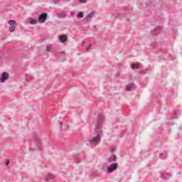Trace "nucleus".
I'll return each instance as SVG.
<instances>
[{
	"instance_id": "1",
	"label": "nucleus",
	"mask_w": 182,
	"mask_h": 182,
	"mask_svg": "<svg viewBox=\"0 0 182 182\" xmlns=\"http://www.w3.org/2000/svg\"><path fill=\"white\" fill-rule=\"evenodd\" d=\"M9 31L11 32H14L15 29H16V21L14 20L9 21Z\"/></svg>"
},
{
	"instance_id": "2",
	"label": "nucleus",
	"mask_w": 182,
	"mask_h": 182,
	"mask_svg": "<svg viewBox=\"0 0 182 182\" xmlns=\"http://www.w3.org/2000/svg\"><path fill=\"white\" fill-rule=\"evenodd\" d=\"M115 170H117V163L112 164L111 165L107 166V173H113V171H115Z\"/></svg>"
},
{
	"instance_id": "3",
	"label": "nucleus",
	"mask_w": 182,
	"mask_h": 182,
	"mask_svg": "<svg viewBox=\"0 0 182 182\" xmlns=\"http://www.w3.org/2000/svg\"><path fill=\"white\" fill-rule=\"evenodd\" d=\"M100 142V135L97 134L96 136L92 138V140L90 141V143L92 144H99Z\"/></svg>"
},
{
	"instance_id": "4",
	"label": "nucleus",
	"mask_w": 182,
	"mask_h": 182,
	"mask_svg": "<svg viewBox=\"0 0 182 182\" xmlns=\"http://www.w3.org/2000/svg\"><path fill=\"white\" fill-rule=\"evenodd\" d=\"M9 77V74L8 73H3L0 78V82L1 83H5V81L8 80Z\"/></svg>"
},
{
	"instance_id": "5",
	"label": "nucleus",
	"mask_w": 182,
	"mask_h": 182,
	"mask_svg": "<svg viewBox=\"0 0 182 182\" xmlns=\"http://www.w3.org/2000/svg\"><path fill=\"white\" fill-rule=\"evenodd\" d=\"M48 15L46 13H43L38 18V22H40V23H43L46 21Z\"/></svg>"
},
{
	"instance_id": "6",
	"label": "nucleus",
	"mask_w": 182,
	"mask_h": 182,
	"mask_svg": "<svg viewBox=\"0 0 182 182\" xmlns=\"http://www.w3.org/2000/svg\"><path fill=\"white\" fill-rule=\"evenodd\" d=\"M60 41L61 43H65L66 41H68V36H60Z\"/></svg>"
},
{
	"instance_id": "7",
	"label": "nucleus",
	"mask_w": 182,
	"mask_h": 182,
	"mask_svg": "<svg viewBox=\"0 0 182 182\" xmlns=\"http://www.w3.org/2000/svg\"><path fill=\"white\" fill-rule=\"evenodd\" d=\"M28 22L31 25H36V23H38V20L35 18H29Z\"/></svg>"
},
{
	"instance_id": "8",
	"label": "nucleus",
	"mask_w": 182,
	"mask_h": 182,
	"mask_svg": "<svg viewBox=\"0 0 182 182\" xmlns=\"http://www.w3.org/2000/svg\"><path fill=\"white\" fill-rule=\"evenodd\" d=\"M109 161H110V163H112V161H116V155H114V154H112L110 155V157L108 159Z\"/></svg>"
},
{
	"instance_id": "9",
	"label": "nucleus",
	"mask_w": 182,
	"mask_h": 182,
	"mask_svg": "<svg viewBox=\"0 0 182 182\" xmlns=\"http://www.w3.org/2000/svg\"><path fill=\"white\" fill-rule=\"evenodd\" d=\"M52 50H53V45L48 44L47 46V52H52Z\"/></svg>"
},
{
	"instance_id": "10",
	"label": "nucleus",
	"mask_w": 182,
	"mask_h": 182,
	"mask_svg": "<svg viewBox=\"0 0 182 182\" xmlns=\"http://www.w3.org/2000/svg\"><path fill=\"white\" fill-rule=\"evenodd\" d=\"M133 87H134V84L132 83V84H129L128 85H127V90H132L133 89Z\"/></svg>"
},
{
	"instance_id": "11",
	"label": "nucleus",
	"mask_w": 182,
	"mask_h": 182,
	"mask_svg": "<svg viewBox=\"0 0 182 182\" xmlns=\"http://www.w3.org/2000/svg\"><path fill=\"white\" fill-rule=\"evenodd\" d=\"M137 68H139L138 64H132V69H137Z\"/></svg>"
},
{
	"instance_id": "12",
	"label": "nucleus",
	"mask_w": 182,
	"mask_h": 182,
	"mask_svg": "<svg viewBox=\"0 0 182 182\" xmlns=\"http://www.w3.org/2000/svg\"><path fill=\"white\" fill-rule=\"evenodd\" d=\"M78 18H83V13L80 12L77 15Z\"/></svg>"
},
{
	"instance_id": "13",
	"label": "nucleus",
	"mask_w": 182,
	"mask_h": 182,
	"mask_svg": "<svg viewBox=\"0 0 182 182\" xmlns=\"http://www.w3.org/2000/svg\"><path fill=\"white\" fill-rule=\"evenodd\" d=\"M60 16L61 18H65V14H63V13L60 14Z\"/></svg>"
},
{
	"instance_id": "14",
	"label": "nucleus",
	"mask_w": 182,
	"mask_h": 182,
	"mask_svg": "<svg viewBox=\"0 0 182 182\" xmlns=\"http://www.w3.org/2000/svg\"><path fill=\"white\" fill-rule=\"evenodd\" d=\"M82 4H86V0H80Z\"/></svg>"
},
{
	"instance_id": "15",
	"label": "nucleus",
	"mask_w": 182,
	"mask_h": 182,
	"mask_svg": "<svg viewBox=\"0 0 182 182\" xmlns=\"http://www.w3.org/2000/svg\"><path fill=\"white\" fill-rule=\"evenodd\" d=\"M91 47H92V45H89V46L86 48L87 50H89V49H90Z\"/></svg>"
},
{
	"instance_id": "16",
	"label": "nucleus",
	"mask_w": 182,
	"mask_h": 182,
	"mask_svg": "<svg viewBox=\"0 0 182 182\" xmlns=\"http://www.w3.org/2000/svg\"><path fill=\"white\" fill-rule=\"evenodd\" d=\"M9 164V162H7L6 166H8Z\"/></svg>"
},
{
	"instance_id": "17",
	"label": "nucleus",
	"mask_w": 182,
	"mask_h": 182,
	"mask_svg": "<svg viewBox=\"0 0 182 182\" xmlns=\"http://www.w3.org/2000/svg\"><path fill=\"white\" fill-rule=\"evenodd\" d=\"M57 1H60V0H57Z\"/></svg>"
}]
</instances>
